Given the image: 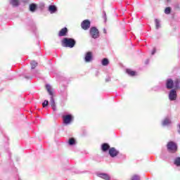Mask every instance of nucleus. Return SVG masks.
Returning a JSON list of instances; mask_svg holds the SVG:
<instances>
[{
  "label": "nucleus",
  "instance_id": "f257e3e1",
  "mask_svg": "<svg viewBox=\"0 0 180 180\" xmlns=\"http://www.w3.org/2000/svg\"><path fill=\"white\" fill-rule=\"evenodd\" d=\"M167 89H180V79L176 78L173 80L171 78L166 79Z\"/></svg>",
  "mask_w": 180,
  "mask_h": 180
},
{
  "label": "nucleus",
  "instance_id": "f03ea898",
  "mask_svg": "<svg viewBox=\"0 0 180 180\" xmlns=\"http://www.w3.org/2000/svg\"><path fill=\"white\" fill-rule=\"evenodd\" d=\"M77 41L72 38L65 37L61 41L63 47H69V49H73V47H75Z\"/></svg>",
  "mask_w": 180,
  "mask_h": 180
},
{
  "label": "nucleus",
  "instance_id": "7ed1b4c3",
  "mask_svg": "<svg viewBox=\"0 0 180 180\" xmlns=\"http://www.w3.org/2000/svg\"><path fill=\"white\" fill-rule=\"evenodd\" d=\"M46 88L48 94L50 95V105L53 106L56 105V101H54V93L51 90V86L50 84H46Z\"/></svg>",
  "mask_w": 180,
  "mask_h": 180
},
{
  "label": "nucleus",
  "instance_id": "20e7f679",
  "mask_svg": "<svg viewBox=\"0 0 180 180\" xmlns=\"http://www.w3.org/2000/svg\"><path fill=\"white\" fill-rule=\"evenodd\" d=\"M167 148L169 153H176V150H178V146L176 145V143L172 141H170L167 143Z\"/></svg>",
  "mask_w": 180,
  "mask_h": 180
},
{
  "label": "nucleus",
  "instance_id": "39448f33",
  "mask_svg": "<svg viewBox=\"0 0 180 180\" xmlns=\"http://www.w3.org/2000/svg\"><path fill=\"white\" fill-rule=\"evenodd\" d=\"M89 35L91 39H99V30L96 27H91L89 30Z\"/></svg>",
  "mask_w": 180,
  "mask_h": 180
},
{
  "label": "nucleus",
  "instance_id": "423d86ee",
  "mask_svg": "<svg viewBox=\"0 0 180 180\" xmlns=\"http://www.w3.org/2000/svg\"><path fill=\"white\" fill-rule=\"evenodd\" d=\"M74 120V117L71 114L65 115L63 116V124L68 126L71 124V122Z\"/></svg>",
  "mask_w": 180,
  "mask_h": 180
},
{
  "label": "nucleus",
  "instance_id": "0eeeda50",
  "mask_svg": "<svg viewBox=\"0 0 180 180\" xmlns=\"http://www.w3.org/2000/svg\"><path fill=\"white\" fill-rule=\"evenodd\" d=\"M108 154L111 158H116L120 154V152L116 148L112 147L109 149Z\"/></svg>",
  "mask_w": 180,
  "mask_h": 180
},
{
  "label": "nucleus",
  "instance_id": "6e6552de",
  "mask_svg": "<svg viewBox=\"0 0 180 180\" xmlns=\"http://www.w3.org/2000/svg\"><path fill=\"white\" fill-rule=\"evenodd\" d=\"M176 89H172L169 92V101H176L178 95L176 94Z\"/></svg>",
  "mask_w": 180,
  "mask_h": 180
},
{
  "label": "nucleus",
  "instance_id": "1a4fd4ad",
  "mask_svg": "<svg viewBox=\"0 0 180 180\" xmlns=\"http://www.w3.org/2000/svg\"><path fill=\"white\" fill-rule=\"evenodd\" d=\"M172 124V121L171 120V117H165L162 120V126L163 127H168Z\"/></svg>",
  "mask_w": 180,
  "mask_h": 180
},
{
  "label": "nucleus",
  "instance_id": "9d476101",
  "mask_svg": "<svg viewBox=\"0 0 180 180\" xmlns=\"http://www.w3.org/2000/svg\"><path fill=\"white\" fill-rule=\"evenodd\" d=\"M81 27L82 29H83V30H88V29L91 27V21H89V20H84L81 23Z\"/></svg>",
  "mask_w": 180,
  "mask_h": 180
},
{
  "label": "nucleus",
  "instance_id": "9b49d317",
  "mask_svg": "<svg viewBox=\"0 0 180 180\" xmlns=\"http://www.w3.org/2000/svg\"><path fill=\"white\" fill-rule=\"evenodd\" d=\"M67 34H68V29L67 27L62 28L58 32L59 37L67 36Z\"/></svg>",
  "mask_w": 180,
  "mask_h": 180
},
{
  "label": "nucleus",
  "instance_id": "f8f14e48",
  "mask_svg": "<svg viewBox=\"0 0 180 180\" xmlns=\"http://www.w3.org/2000/svg\"><path fill=\"white\" fill-rule=\"evenodd\" d=\"M97 176H98V178H101L102 179H104V180H110V176H109V174H108L98 173V174H97Z\"/></svg>",
  "mask_w": 180,
  "mask_h": 180
},
{
  "label": "nucleus",
  "instance_id": "ddd939ff",
  "mask_svg": "<svg viewBox=\"0 0 180 180\" xmlns=\"http://www.w3.org/2000/svg\"><path fill=\"white\" fill-rule=\"evenodd\" d=\"M110 150V146L108 143H104L101 145V150L103 153H106Z\"/></svg>",
  "mask_w": 180,
  "mask_h": 180
},
{
  "label": "nucleus",
  "instance_id": "4468645a",
  "mask_svg": "<svg viewBox=\"0 0 180 180\" xmlns=\"http://www.w3.org/2000/svg\"><path fill=\"white\" fill-rule=\"evenodd\" d=\"M84 60L86 63H91L92 61V53L87 52L84 57Z\"/></svg>",
  "mask_w": 180,
  "mask_h": 180
},
{
  "label": "nucleus",
  "instance_id": "2eb2a0df",
  "mask_svg": "<svg viewBox=\"0 0 180 180\" xmlns=\"http://www.w3.org/2000/svg\"><path fill=\"white\" fill-rule=\"evenodd\" d=\"M49 11L51 14L56 13L57 12V7L54 5H50L49 6Z\"/></svg>",
  "mask_w": 180,
  "mask_h": 180
},
{
  "label": "nucleus",
  "instance_id": "dca6fc26",
  "mask_svg": "<svg viewBox=\"0 0 180 180\" xmlns=\"http://www.w3.org/2000/svg\"><path fill=\"white\" fill-rule=\"evenodd\" d=\"M10 4L14 8L19 6V0H10Z\"/></svg>",
  "mask_w": 180,
  "mask_h": 180
},
{
  "label": "nucleus",
  "instance_id": "f3484780",
  "mask_svg": "<svg viewBox=\"0 0 180 180\" xmlns=\"http://www.w3.org/2000/svg\"><path fill=\"white\" fill-rule=\"evenodd\" d=\"M36 9H37V5H36L34 4H31L30 5V12H34L36 11Z\"/></svg>",
  "mask_w": 180,
  "mask_h": 180
},
{
  "label": "nucleus",
  "instance_id": "a211bd4d",
  "mask_svg": "<svg viewBox=\"0 0 180 180\" xmlns=\"http://www.w3.org/2000/svg\"><path fill=\"white\" fill-rule=\"evenodd\" d=\"M101 64L102 65H103L104 67H106V65H109V60L106 58H104L102 60H101Z\"/></svg>",
  "mask_w": 180,
  "mask_h": 180
},
{
  "label": "nucleus",
  "instance_id": "6ab92c4d",
  "mask_svg": "<svg viewBox=\"0 0 180 180\" xmlns=\"http://www.w3.org/2000/svg\"><path fill=\"white\" fill-rule=\"evenodd\" d=\"M155 28L157 30L160 29L161 27V22L158 19L155 20Z\"/></svg>",
  "mask_w": 180,
  "mask_h": 180
},
{
  "label": "nucleus",
  "instance_id": "aec40b11",
  "mask_svg": "<svg viewBox=\"0 0 180 180\" xmlns=\"http://www.w3.org/2000/svg\"><path fill=\"white\" fill-rule=\"evenodd\" d=\"M76 141L75 139L74 138H70L68 140V144L69 146H75Z\"/></svg>",
  "mask_w": 180,
  "mask_h": 180
},
{
  "label": "nucleus",
  "instance_id": "412c9836",
  "mask_svg": "<svg viewBox=\"0 0 180 180\" xmlns=\"http://www.w3.org/2000/svg\"><path fill=\"white\" fill-rule=\"evenodd\" d=\"M127 73L128 74V75H130L131 77H134V75H136V72L130 69L127 70Z\"/></svg>",
  "mask_w": 180,
  "mask_h": 180
},
{
  "label": "nucleus",
  "instance_id": "4be33fe9",
  "mask_svg": "<svg viewBox=\"0 0 180 180\" xmlns=\"http://www.w3.org/2000/svg\"><path fill=\"white\" fill-rule=\"evenodd\" d=\"M174 165L180 167V157H177L174 159Z\"/></svg>",
  "mask_w": 180,
  "mask_h": 180
},
{
  "label": "nucleus",
  "instance_id": "5701e85b",
  "mask_svg": "<svg viewBox=\"0 0 180 180\" xmlns=\"http://www.w3.org/2000/svg\"><path fill=\"white\" fill-rule=\"evenodd\" d=\"M37 67V63L34 60H32L31 62V68L32 70H34V68H36Z\"/></svg>",
  "mask_w": 180,
  "mask_h": 180
},
{
  "label": "nucleus",
  "instance_id": "b1692460",
  "mask_svg": "<svg viewBox=\"0 0 180 180\" xmlns=\"http://www.w3.org/2000/svg\"><path fill=\"white\" fill-rule=\"evenodd\" d=\"M131 180H141V179L140 178V176L137 174H134V176H132Z\"/></svg>",
  "mask_w": 180,
  "mask_h": 180
},
{
  "label": "nucleus",
  "instance_id": "393cba45",
  "mask_svg": "<svg viewBox=\"0 0 180 180\" xmlns=\"http://www.w3.org/2000/svg\"><path fill=\"white\" fill-rule=\"evenodd\" d=\"M165 13L166 15H169V13H171V8L170 7L166 8L165 10Z\"/></svg>",
  "mask_w": 180,
  "mask_h": 180
},
{
  "label": "nucleus",
  "instance_id": "a878e982",
  "mask_svg": "<svg viewBox=\"0 0 180 180\" xmlns=\"http://www.w3.org/2000/svg\"><path fill=\"white\" fill-rule=\"evenodd\" d=\"M42 106H43V108H46V106H49V101L45 100V101L42 103Z\"/></svg>",
  "mask_w": 180,
  "mask_h": 180
},
{
  "label": "nucleus",
  "instance_id": "bb28decb",
  "mask_svg": "<svg viewBox=\"0 0 180 180\" xmlns=\"http://www.w3.org/2000/svg\"><path fill=\"white\" fill-rule=\"evenodd\" d=\"M155 53H157V49L155 48H153V49L151 52V55L154 56V54H155Z\"/></svg>",
  "mask_w": 180,
  "mask_h": 180
},
{
  "label": "nucleus",
  "instance_id": "cd10ccee",
  "mask_svg": "<svg viewBox=\"0 0 180 180\" xmlns=\"http://www.w3.org/2000/svg\"><path fill=\"white\" fill-rule=\"evenodd\" d=\"M177 131L180 134V123L177 124Z\"/></svg>",
  "mask_w": 180,
  "mask_h": 180
},
{
  "label": "nucleus",
  "instance_id": "c85d7f7f",
  "mask_svg": "<svg viewBox=\"0 0 180 180\" xmlns=\"http://www.w3.org/2000/svg\"><path fill=\"white\" fill-rule=\"evenodd\" d=\"M51 108H52L53 110H54V112H56V110H57V107H56V104H55V105H51Z\"/></svg>",
  "mask_w": 180,
  "mask_h": 180
},
{
  "label": "nucleus",
  "instance_id": "c756f323",
  "mask_svg": "<svg viewBox=\"0 0 180 180\" xmlns=\"http://www.w3.org/2000/svg\"><path fill=\"white\" fill-rule=\"evenodd\" d=\"M29 0H23V2H28Z\"/></svg>",
  "mask_w": 180,
  "mask_h": 180
},
{
  "label": "nucleus",
  "instance_id": "7c9ffc66",
  "mask_svg": "<svg viewBox=\"0 0 180 180\" xmlns=\"http://www.w3.org/2000/svg\"><path fill=\"white\" fill-rule=\"evenodd\" d=\"M155 88H158V86H155V87L153 88L154 91H156Z\"/></svg>",
  "mask_w": 180,
  "mask_h": 180
},
{
  "label": "nucleus",
  "instance_id": "2f4dec72",
  "mask_svg": "<svg viewBox=\"0 0 180 180\" xmlns=\"http://www.w3.org/2000/svg\"><path fill=\"white\" fill-rule=\"evenodd\" d=\"M103 32H104V33H106V29H104V30H103Z\"/></svg>",
  "mask_w": 180,
  "mask_h": 180
},
{
  "label": "nucleus",
  "instance_id": "473e14b6",
  "mask_svg": "<svg viewBox=\"0 0 180 180\" xmlns=\"http://www.w3.org/2000/svg\"><path fill=\"white\" fill-rule=\"evenodd\" d=\"M104 18H106V13H104Z\"/></svg>",
  "mask_w": 180,
  "mask_h": 180
},
{
  "label": "nucleus",
  "instance_id": "72a5a7b5",
  "mask_svg": "<svg viewBox=\"0 0 180 180\" xmlns=\"http://www.w3.org/2000/svg\"><path fill=\"white\" fill-rule=\"evenodd\" d=\"M25 78L28 79L29 77H27V76H25Z\"/></svg>",
  "mask_w": 180,
  "mask_h": 180
}]
</instances>
